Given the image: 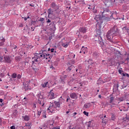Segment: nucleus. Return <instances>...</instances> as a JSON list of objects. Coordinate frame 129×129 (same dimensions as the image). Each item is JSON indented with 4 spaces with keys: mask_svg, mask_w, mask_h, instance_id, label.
<instances>
[{
    "mask_svg": "<svg viewBox=\"0 0 129 129\" xmlns=\"http://www.w3.org/2000/svg\"><path fill=\"white\" fill-rule=\"evenodd\" d=\"M111 119H112V120H115V115L112 114Z\"/></svg>",
    "mask_w": 129,
    "mask_h": 129,
    "instance_id": "72a5a7b5",
    "label": "nucleus"
},
{
    "mask_svg": "<svg viewBox=\"0 0 129 129\" xmlns=\"http://www.w3.org/2000/svg\"><path fill=\"white\" fill-rule=\"evenodd\" d=\"M53 103L54 106L55 107V108H57V107H60L61 104H62V103L61 102V100H60L58 102L54 101Z\"/></svg>",
    "mask_w": 129,
    "mask_h": 129,
    "instance_id": "f8f14e48",
    "label": "nucleus"
},
{
    "mask_svg": "<svg viewBox=\"0 0 129 129\" xmlns=\"http://www.w3.org/2000/svg\"><path fill=\"white\" fill-rule=\"evenodd\" d=\"M51 8L53 9L55 12H56V14H58L60 13V10H59V6L56 5L55 3L53 2L51 4Z\"/></svg>",
    "mask_w": 129,
    "mask_h": 129,
    "instance_id": "423d86ee",
    "label": "nucleus"
},
{
    "mask_svg": "<svg viewBox=\"0 0 129 129\" xmlns=\"http://www.w3.org/2000/svg\"><path fill=\"white\" fill-rule=\"evenodd\" d=\"M98 97H99V98H101V95H98Z\"/></svg>",
    "mask_w": 129,
    "mask_h": 129,
    "instance_id": "0e129e2a",
    "label": "nucleus"
},
{
    "mask_svg": "<svg viewBox=\"0 0 129 129\" xmlns=\"http://www.w3.org/2000/svg\"><path fill=\"white\" fill-rule=\"evenodd\" d=\"M47 23H51V20H50V19H48L47 21Z\"/></svg>",
    "mask_w": 129,
    "mask_h": 129,
    "instance_id": "bf43d9fd",
    "label": "nucleus"
},
{
    "mask_svg": "<svg viewBox=\"0 0 129 129\" xmlns=\"http://www.w3.org/2000/svg\"><path fill=\"white\" fill-rule=\"evenodd\" d=\"M94 19L97 22V24H99V25H102L103 23L104 24L106 23V21H103V20H102V16L100 15H96Z\"/></svg>",
    "mask_w": 129,
    "mask_h": 129,
    "instance_id": "20e7f679",
    "label": "nucleus"
},
{
    "mask_svg": "<svg viewBox=\"0 0 129 129\" xmlns=\"http://www.w3.org/2000/svg\"><path fill=\"white\" fill-rule=\"evenodd\" d=\"M79 31L80 33H82V34H85V33H86V31H87V29L86 27H81Z\"/></svg>",
    "mask_w": 129,
    "mask_h": 129,
    "instance_id": "4468645a",
    "label": "nucleus"
},
{
    "mask_svg": "<svg viewBox=\"0 0 129 129\" xmlns=\"http://www.w3.org/2000/svg\"><path fill=\"white\" fill-rule=\"evenodd\" d=\"M30 85H24V88L25 90H29L30 89Z\"/></svg>",
    "mask_w": 129,
    "mask_h": 129,
    "instance_id": "a878e982",
    "label": "nucleus"
},
{
    "mask_svg": "<svg viewBox=\"0 0 129 129\" xmlns=\"http://www.w3.org/2000/svg\"><path fill=\"white\" fill-rule=\"evenodd\" d=\"M6 67H0V76H1V77H4V76H5V74H6Z\"/></svg>",
    "mask_w": 129,
    "mask_h": 129,
    "instance_id": "9b49d317",
    "label": "nucleus"
},
{
    "mask_svg": "<svg viewBox=\"0 0 129 129\" xmlns=\"http://www.w3.org/2000/svg\"><path fill=\"white\" fill-rule=\"evenodd\" d=\"M102 64H103L104 65H105V63L104 62H105V60H102Z\"/></svg>",
    "mask_w": 129,
    "mask_h": 129,
    "instance_id": "680f3d73",
    "label": "nucleus"
},
{
    "mask_svg": "<svg viewBox=\"0 0 129 129\" xmlns=\"http://www.w3.org/2000/svg\"><path fill=\"white\" fill-rule=\"evenodd\" d=\"M117 15L116 14V12H115L112 14H111V16H110V19H113L114 20H117L118 18L115 19V17H117Z\"/></svg>",
    "mask_w": 129,
    "mask_h": 129,
    "instance_id": "2eb2a0df",
    "label": "nucleus"
},
{
    "mask_svg": "<svg viewBox=\"0 0 129 129\" xmlns=\"http://www.w3.org/2000/svg\"><path fill=\"white\" fill-rule=\"evenodd\" d=\"M109 32H110L112 35H115L116 36L117 34V27L114 26L110 30H109Z\"/></svg>",
    "mask_w": 129,
    "mask_h": 129,
    "instance_id": "9d476101",
    "label": "nucleus"
},
{
    "mask_svg": "<svg viewBox=\"0 0 129 129\" xmlns=\"http://www.w3.org/2000/svg\"><path fill=\"white\" fill-rule=\"evenodd\" d=\"M122 75H123V76H126V77H127V76H128V74H127L123 73Z\"/></svg>",
    "mask_w": 129,
    "mask_h": 129,
    "instance_id": "603ef678",
    "label": "nucleus"
},
{
    "mask_svg": "<svg viewBox=\"0 0 129 129\" xmlns=\"http://www.w3.org/2000/svg\"><path fill=\"white\" fill-rule=\"evenodd\" d=\"M23 27H24V25L23 24V23H21L19 25L20 28H23Z\"/></svg>",
    "mask_w": 129,
    "mask_h": 129,
    "instance_id": "8fccbe9b",
    "label": "nucleus"
},
{
    "mask_svg": "<svg viewBox=\"0 0 129 129\" xmlns=\"http://www.w3.org/2000/svg\"><path fill=\"white\" fill-rule=\"evenodd\" d=\"M48 99H54V98H56V96L55 94V93H54L53 90H51L49 92V94L48 95Z\"/></svg>",
    "mask_w": 129,
    "mask_h": 129,
    "instance_id": "1a4fd4ad",
    "label": "nucleus"
},
{
    "mask_svg": "<svg viewBox=\"0 0 129 129\" xmlns=\"http://www.w3.org/2000/svg\"><path fill=\"white\" fill-rule=\"evenodd\" d=\"M11 129H16V127H15V126L13 125L10 127Z\"/></svg>",
    "mask_w": 129,
    "mask_h": 129,
    "instance_id": "864d4df0",
    "label": "nucleus"
},
{
    "mask_svg": "<svg viewBox=\"0 0 129 129\" xmlns=\"http://www.w3.org/2000/svg\"><path fill=\"white\" fill-rule=\"evenodd\" d=\"M115 106H117V105L115 104L114 103H111V107H114Z\"/></svg>",
    "mask_w": 129,
    "mask_h": 129,
    "instance_id": "c9c22d12",
    "label": "nucleus"
},
{
    "mask_svg": "<svg viewBox=\"0 0 129 129\" xmlns=\"http://www.w3.org/2000/svg\"><path fill=\"white\" fill-rule=\"evenodd\" d=\"M114 100V97H111L110 98V100H109V103H112V102H113Z\"/></svg>",
    "mask_w": 129,
    "mask_h": 129,
    "instance_id": "c756f323",
    "label": "nucleus"
},
{
    "mask_svg": "<svg viewBox=\"0 0 129 129\" xmlns=\"http://www.w3.org/2000/svg\"><path fill=\"white\" fill-rule=\"evenodd\" d=\"M22 19H24V21H27V17H22Z\"/></svg>",
    "mask_w": 129,
    "mask_h": 129,
    "instance_id": "5fc2aeb1",
    "label": "nucleus"
},
{
    "mask_svg": "<svg viewBox=\"0 0 129 129\" xmlns=\"http://www.w3.org/2000/svg\"><path fill=\"white\" fill-rule=\"evenodd\" d=\"M70 96L72 99H77V95L76 93H72L70 94Z\"/></svg>",
    "mask_w": 129,
    "mask_h": 129,
    "instance_id": "dca6fc26",
    "label": "nucleus"
},
{
    "mask_svg": "<svg viewBox=\"0 0 129 129\" xmlns=\"http://www.w3.org/2000/svg\"><path fill=\"white\" fill-rule=\"evenodd\" d=\"M52 129H60V126H56L55 127H53Z\"/></svg>",
    "mask_w": 129,
    "mask_h": 129,
    "instance_id": "c03bdc74",
    "label": "nucleus"
},
{
    "mask_svg": "<svg viewBox=\"0 0 129 129\" xmlns=\"http://www.w3.org/2000/svg\"><path fill=\"white\" fill-rule=\"evenodd\" d=\"M76 114H77V112H74L73 115V116H75V115H76Z\"/></svg>",
    "mask_w": 129,
    "mask_h": 129,
    "instance_id": "4d7b16f0",
    "label": "nucleus"
},
{
    "mask_svg": "<svg viewBox=\"0 0 129 129\" xmlns=\"http://www.w3.org/2000/svg\"><path fill=\"white\" fill-rule=\"evenodd\" d=\"M97 34L98 35V40L99 43L100 44L101 46H103L104 45V42H103V40H102V37H101V32L100 31V29H99L97 31Z\"/></svg>",
    "mask_w": 129,
    "mask_h": 129,
    "instance_id": "39448f33",
    "label": "nucleus"
},
{
    "mask_svg": "<svg viewBox=\"0 0 129 129\" xmlns=\"http://www.w3.org/2000/svg\"><path fill=\"white\" fill-rule=\"evenodd\" d=\"M30 7H34V5H32V4H30Z\"/></svg>",
    "mask_w": 129,
    "mask_h": 129,
    "instance_id": "774afa93",
    "label": "nucleus"
},
{
    "mask_svg": "<svg viewBox=\"0 0 129 129\" xmlns=\"http://www.w3.org/2000/svg\"><path fill=\"white\" fill-rule=\"evenodd\" d=\"M5 42H6V39L4 38V37H1L0 38V46H3Z\"/></svg>",
    "mask_w": 129,
    "mask_h": 129,
    "instance_id": "6ab92c4d",
    "label": "nucleus"
},
{
    "mask_svg": "<svg viewBox=\"0 0 129 129\" xmlns=\"http://www.w3.org/2000/svg\"><path fill=\"white\" fill-rule=\"evenodd\" d=\"M69 46V43L67 42V43H62V46L64 47V48H67Z\"/></svg>",
    "mask_w": 129,
    "mask_h": 129,
    "instance_id": "c85d7f7f",
    "label": "nucleus"
},
{
    "mask_svg": "<svg viewBox=\"0 0 129 129\" xmlns=\"http://www.w3.org/2000/svg\"><path fill=\"white\" fill-rule=\"evenodd\" d=\"M87 129H96L93 121H90L87 123Z\"/></svg>",
    "mask_w": 129,
    "mask_h": 129,
    "instance_id": "0eeeda50",
    "label": "nucleus"
},
{
    "mask_svg": "<svg viewBox=\"0 0 129 129\" xmlns=\"http://www.w3.org/2000/svg\"><path fill=\"white\" fill-rule=\"evenodd\" d=\"M90 104H85L84 105V108L87 109L90 107Z\"/></svg>",
    "mask_w": 129,
    "mask_h": 129,
    "instance_id": "cd10ccee",
    "label": "nucleus"
},
{
    "mask_svg": "<svg viewBox=\"0 0 129 129\" xmlns=\"http://www.w3.org/2000/svg\"><path fill=\"white\" fill-rule=\"evenodd\" d=\"M48 51L47 49L43 48L39 53H36L34 57H32V70L36 73L39 71V68H40V64H41V61L46 59H50V54H48Z\"/></svg>",
    "mask_w": 129,
    "mask_h": 129,
    "instance_id": "f257e3e1",
    "label": "nucleus"
},
{
    "mask_svg": "<svg viewBox=\"0 0 129 129\" xmlns=\"http://www.w3.org/2000/svg\"><path fill=\"white\" fill-rule=\"evenodd\" d=\"M50 69H51V70H55V68H54V66H53V65H51V66L50 67Z\"/></svg>",
    "mask_w": 129,
    "mask_h": 129,
    "instance_id": "49530a36",
    "label": "nucleus"
},
{
    "mask_svg": "<svg viewBox=\"0 0 129 129\" xmlns=\"http://www.w3.org/2000/svg\"><path fill=\"white\" fill-rule=\"evenodd\" d=\"M66 78H67V76H66V75H63V76L60 77V80L61 81L63 82L64 80H65V79H66Z\"/></svg>",
    "mask_w": 129,
    "mask_h": 129,
    "instance_id": "aec40b11",
    "label": "nucleus"
},
{
    "mask_svg": "<svg viewBox=\"0 0 129 129\" xmlns=\"http://www.w3.org/2000/svg\"><path fill=\"white\" fill-rule=\"evenodd\" d=\"M32 24H36V23H37V21H32L31 22Z\"/></svg>",
    "mask_w": 129,
    "mask_h": 129,
    "instance_id": "6e6d98bb",
    "label": "nucleus"
},
{
    "mask_svg": "<svg viewBox=\"0 0 129 129\" xmlns=\"http://www.w3.org/2000/svg\"><path fill=\"white\" fill-rule=\"evenodd\" d=\"M56 107L54 106V103L50 102L49 106L47 109V112H48L49 114H52V113H55V111H56Z\"/></svg>",
    "mask_w": 129,
    "mask_h": 129,
    "instance_id": "7ed1b4c3",
    "label": "nucleus"
},
{
    "mask_svg": "<svg viewBox=\"0 0 129 129\" xmlns=\"http://www.w3.org/2000/svg\"><path fill=\"white\" fill-rule=\"evenodd\" d=\"M53 10L51 9H49L48 10V17L49 16H51V15H53Z\"/></svg>",
    "mask_w": 129,
    "mask_h": 129,
    "instance_id": "5701e85b",
    "label": "nucleus"
},
{
    "mask_svg": "<svg viewBox=\"0 0 129 129\" xmlns=\"http://www.w3.org/2000/svg\"><path fill=\"white\" fill-rule=\"evenodd\" d=\"M119 101H123L124 100V99L123 97L119 98Z\"/></svg>",
    "mask_w": 129,
    "mask_h": 129,
    "instance_id": "a18cd8bd",
    "label": "nucleus"
},
{
    "mask_svg": "<svg viewBox=\"0 0 129 129\" xmlns=\"http://www.w3.org/2000/svg\"><path fill=\"white\" fill-rule=\"evenodd\" d=\"M3 101V99H0V102H1V103H2Z\"/></svg>",
    "mask_w": 129,
    "mask_h": 129,
    "instance_id": "e2e57ef3",
    "label": "nucleus"
},
{
    "mask_svg": "<svg viewBox=\"0 0 129 129\" xmlns=\"http://www.w3.org/2000/svg\"><path fill=\"white\" fill-rule=\"evenodd\" d=\"M83 113H84V114H85V115H86L87 116H88V112H87L84 111L83 112Z\"/></svg>",
    "mask_w": 129,
    "mask_h": 129,
    "instance_id": "79ce46f5",
    "label": "nucleus"
},
{
    "mask_svg": "<svg viewBox=\"0 0 129 129\" xmlns=\"http://www.w3.org/2000/svg\"><path fill=\"white\" fill-rule=\"evenodd\" d=\"M22 103L23 104H27V103H28V98L24 97L22 100Z\"/></svg>",
    "mask_w": 129,
    "mask_h": 129,
    "instance_id": "412c9836",
    "label": "nucleus"
},
{
    "mask_svg": "<svg viewBox=\"0 0 129 129\" xmlns=\"http://www.w3.org/2000/svg\"><path fill=\"white\" fill-rule=\"evenodd\" d=\"M86 52H87V47L82 46L81 48V51H80V53H83V54H85Z\"/></svg>",
    "mask_w": 129,
    "mask_h": 129,
    "instance_id": "a211bd4d",
    "label": "nucleus"
},
{
    "mask_svg": "<svg viewBox=\"0 0 129 129\" xmlns=\"http://www.w3.org/2000/svg\"><path fill=\"white\" fill-rule=\"evenodd\" d=\"M23 117L24 120H25L26 121H29V120H30V116H29L28 115H25Z\"/></svg>",
    "mask_w": 129,
    "mask_h": 129,
    "instance_id": "4be33fe9",
    "label": "nucleus"
},
{
    "mask_svg": "<svg viewBox=\"0 0 129 129\" xmlns=\"http://www.w3.org/2000/svg\"><path fill=\"white\" fill-rule=\"evenodd\" d=\"M12 78H17V74L14 73L13 74H12Z\"/></svg>",
    "mask_w": 129,
    "mask_h": 129,
    "instance_id": "f704fd0d",
    "label": "nucleus"
},
{
    "mask_svg": "<svg viewBox=\"0 0 129 129\" xmlns=\"http://www.w3.org/2000/svg\"><path fill=\"white\" fill-rule=\"evenodd\" d=\"M37 107V103H34L32 105V108L33 109H35Z\"/></svg>",
    "mask_w": 129,
    "mask_h": 129,
    "instance_id": "473e14b6",
    "label": "nucleus"
},
{
    "mask_svg": "<svg viewBox=\"0 0 129 129\" xmlns=\"http://www.w3.org/2000/svg\"><path fill=\"white\" fill-rule=\"evenodd\" d=\"M0 62H4V59L2 56H0Z\"/></svg>",
    "mask_w": 129,
    "mask_h": 129,
    "instance_id": "09e8293b",
    "label": "nucleus"
},
{
    "mask_svg": "<svg viewBox=\"0 0 129 129\" xmlns=\"http://www.w3.org/2000/svg\"><path fill=\"white\" fill-rule=\"evenodd\" d=\"M102 123H104V124H106V123H107V119L103 118Z\"/></svg>",
    "mask_w": 129,
    "mask_h": 129,
    "instance_id": "7c9ffc66",
    "label": "nucleus"
},
{
    "mask_svg": "<svg viewBox=\"0 0 129 129\" xmlns=\"http://www.w3.org/2000/svg\"><path fill=\"white\" fill-rule=\"evenodd\" d=\"M68 71H69V72H70L71 70H72V67H70L68 68L67 69Z\"/></svg>",
    "mask_w": 129,
    "mask_h": 129,
    "instance_id": "a19ab883",
    "label": "nucleus"
},
{
    "mask_svg": "<svg viewBox=\"0 0 129 129\" xmlns=\"http://www.w3.org/2000/svg\"><path fill=\"white\" fill-rule=\"evenodd\" d=\"M42 116L43 117H44V118H46V117H47L46 116V112L44 111L43 112H42Z\"/></svg>",
    "mask_w": 129,
    "mask_h": 129,
    "instance_id": "e433bc0d",
    "label": "nucleus"
},
{
    "mask_svg": "<svg viewBox=\"0 0 129 129\" xmlns=\"http://www.w3.org/2000/svg\"><path fill=\"white\" fill-rule=\"evenodd\" d=\"M23 85H30V81H25L23 83Z\"/></svg>",
    "mask_w": 129,
    "mask_h": 129,
    "instance_id": "2f4dec72",
    "label": "nucleus"
},
{
    "mask_svg": "<svg viewBox=\"0 0 129 129\" xmlns=\"http://www.w3.org/2000/svg\"><path fill=\"white\" fill-rule=\"evenodd\" d=\"M115 35H113L110 31H108L106 34V38L108 41L111 42L112 41V39L113 37H114Z\"/></svg>",
    "mask_w": 129,
    "mask_h": 129,
    "instance_id": "6e6552de",
    "label": "nucleus"
},
{
    "mask_svg": "<svg viewBox=\"0 0 129 129\" xmlns=\"http://www.w3.org/2000/svg\"><path fill=\"white\" fill-rule=\"evenodd\" d=\"M123 123L124 125H128L129 124V117L126 116L125 118L123 119Z\"/></svg>",
    "mask_w": 129,
    "mask_h": 129,
    "instance_id": "ddd939ff",
    "label": "nucleus"
},
{
    "mask_svg": "<svg viewBox=\"0 0 129 129\" xmlns=\"http://www.w3.org/2000/svg\"><path fill=\"white\" fill-rule=\"evenodd\" d=\"M31 123L30 122H28V123H26V124H25V126L26 127V128H28V129H30L31 128Z\"/></svg>",
    "mask_w": 129,
    "mask_h": 129,
    "instance_id": "b1692460",
    "label": "nucleus"
},
{
    "mask_svg": "<svg viewBox=\"0 0 129 129\" xmlns=\"http://www.w3.org/2000/svg\"><path fill=\"white\" fill-rule=\"evenodd\" d=\"M38 103H39V104H42V103H41V100L39 99V100H38Z\"/></svg>",
    "mask_w": 129,
    "mask_h": 129,
    "instance_id": "052dcab7",
    "label": "nucleus"
},
{
    "mask_svg": "<svg viewBox=\"0 0 129 129\" xmlns=\"http://www.w3.org/2000/svg\"><path fill=\"white\" fill-rule=\"evenodd\" d=\"M41 112H42L41 111H38L37 114H38V115H39V116H40L41 115Z\"/></svg>",
    "mask_w": 129,
    "mask_h": 129,
    "instance_id": "3c124183",
    "label": "nucleus"
},
{
    "mask_svg": "<svg viewBox=\"0 0 129 129\" xmlns=\"http://www.w3.org/2000/svg\"><path fill=\"white\" fill-rule=\"evenodd\" d=\"M3 52H5V54H7V52H8V50H7L6 48H4L3 49Z\"/></svg>",
    "mask_w": 129,
    "mask_h": 129,
    "instance_id": "de8ad7c7",
    "label": "nucleus"
},
{
    "mask_svg": "<svg viewBox=\"0 0 129 129\" xmlns=\"http://www.w3.org/2000/svg\"><path fill=\"white\" fill-rule=\"evenodd\" d=\"M69 99H70V98H67V102H68V100H69Z\"/></svg>",
    "mask_w": 129,
    "mask_h": 129,
    "instance_id": "338daca9",
    "label": "nucleus"
},
{
    "mask_svg": "<svg viewBox=\"0 0 129 129\" xmlns=\"http://www.w3.org/2000/svg\"><path fill=\"white\" fill-rule=\"evenodd\" d=\"M42 86L43 87V88H45V87H48L49 85H48V82L44 83V84H42Z\"/></svg>",
    "mask_w": 129,
    "mask_h": 129,
    "instance_id": "bb28decb",
    "label": "nucleus"
},
{
    "mask_svg": "<svg viewBox=\"0 0 129 129\" xmlns=\"http://www.w3.org/2000/svg\"><path fill=\"white\" fill-rule=\"evenodd\" d=\"M45 19L43 18H40V19L39 20V22H44Z\"/></svg>",
    "mask_w": 129,
    "mask_h": 129,
    "instance_id": "37998d69",
    "label": "nucleus"
},
{
    "mask_svg": "<svg viewBox=\"0 0 129 129\" xmlns=\"http://www.w3.org/2000/svg\"><path fill=\"white\" fill-rule=\"evenodd\" d=\"M4 59H5V62H6L7 63H11L12 61L11 60V57H10V56L7 55L4 57Z\"/></svg>",
    "mask_w": 129,
    "mask_h": 129,
    "instance_id": "f3484780",
    "label": "nucleus"
},
{
    "mask_svg": "<svg viewBox=\"0 0 129 129\" xmlns=\"http://www.w3.org/2000/svg\"><path fill=\"white\" fill-rule=\"evenodd\" d=\"M47 125H53L54 124V121L48 120L47 121Z\"/></svg>",
    "mask_w": 129,
    "mask_h": 129,
    "instance_id": "393cba45",
    "label": "nucleus"
},
{
    "mask_svg": "<svg viewBox=\"0 0 129 129\" xmlns=\"http://www.w3.org/2000/svg\"><path fill=\"white\" fill-rule=\"evenodd\" d=\"M102 20L107 22L110 21V15H111V12L109 11L108 9H104V11L102 12Z\"/></svg>",
    "mask_w": 129,
    "mask_h": 129,
    "instance_id": "f03ea898",
    "label": "nucleus"
},
{
    "mask_svg": "<svg viewBox=\"0 0 129 129\" xmlns=\"http://www.w3.org/2000/svg\"><path fill=\"white\" fill-rule=\"evenodd\" d=\"M21 78H22V76L21 75H20V74H18L17 75V79H21Z\"/></svg>",
    "mask_w": 129,
    "mask_h": 129,
    "instance_id": "ea45409f",
    "label": "nucleus"
},
{
    "mask_svg": "<svg viewBox=\"0 0 129 129\" xmlns=\"http://www.w3.org/2000/svg\"><path fill=\"white\" fill-rule=\"evenodd\" d=\"M47 126H48V123H47V122H46V123H44V124H43V127H45V128H46V127H47Z\"/></svg>",
    "mask_w": 129,
    "mask_h": 129,
    "instance_id": "58836bf2",
    "label": "nucleus"
},
{
    "mask_svg": "<svg viewBox=\"0 0 129 129\" xmlns=\"http://www.w3.org/2000/svg\"><path fill=\"white\" fill-rule=\"evenodd\" d=\"M51 25H53V28H52V29H54V30H55V29H56V26H55L54 23L52 22H51Z\"/></svg>",
    "mask_w": 129,
    "mask_h": 129,
    "instance_id": "4c0bfd02",
    "label": "nucleus"
},
{
    "mask_svg": "<svg viewBox=\"0 0 129 129\" xmlns=\"http://www.w3.org/2000/svg\"><path fill=\"white\" fill-rule=\"evenodd\" d=\"M50 52H51V53H53V52H54V48L51 49Z\"/></svg>",
    "mask_w": 129,
    "mask_h": 129,
    "instance_id": "13d9d810",
    "label": "nucleus"
},
{
    "mask_svg": "<svg viewBox=\"0 0 129 129\" xmlns=\"http://www.w3.org/2000/svg\"><path fill=\"white\" fill-rule=\"evenodd\" d=\"M0 124H2V118H0Z\"/></svg>",
    "mask_w": 129,
    "mask_h": 129,
    "instance_id": "69168bd1",
    "label": "nucleus"
}]
</instances>
